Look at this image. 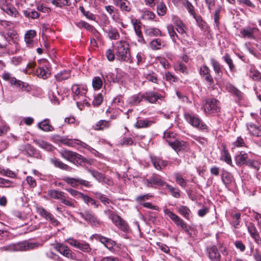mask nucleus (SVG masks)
<instances>
[{"mask_svg":"<svg viewBox=\"0 0 261 261\" xmlns=\"http://www.w3.org/2000/svg\"><path fill=\"white\" fill-rule=\"evenodd\" d=\"M226 88L229 92L232 93L238 100L242 98L243 93L232 84H227L226 86Z\"/></svg>","mask_w":261,"mask_h":261,"instance_id":"obj_27","label":"nucleus"},{"mask_svg":"<svg viewBox=\"0 0 261 261\" xmlns=\"http://www.w3.org/2000/svg\"><path fill=\"white\" fill-rule=\"evenodd\" d=\"M48 194L52 198L55 199L60 200L61 201L66 194L62 191H60L56 190H50L48 191Z\"/></svg>","mask_w":261,"mask_h":261,"instance_id":"obj_36","label":"nucleus"},{"mask_svg":"<svg viewBox=\"0 0 261 261\" xmlns=\"http://www.w3.org/2000/svg\"><path fill=\"white\" fill-rule=\"evenodd\" d=\"M116 59L121 62L129 63L133 62L131 59L130 46L129 43L124 40L118 41L116 44Z\"/></svg>","mask_w":261,"mask_h":261,"instance_id":"obj_1","label":"nucleus"},{"mask_svg":"<svg viewBox=\"0 0 261 261\" xmlns=\"http://www.w3.org/2000/svg\"><path fill=\"white\" fill-rule=\"evenodd\" d=\"M55 249L64 256L71 259H74L75 255L69 248L62 243H57L55 246Z\"/></svg>","mask_w":261,"mask_h":261,"instance_id":"obj_13","label":"nucleus"},{"mask_svg":"<svg viewBox=\"0 0 261 261\" xmlns=\"http://www.w3.org/2000/svg\"><path fill=\"white\" fill-rule=\"evenodd\" d=\"M221 110L220 102L215 98H209L205 100L204 111L209 114H217Z\"/></svg>","mask_w":261,"mask_h":261,"instance_id":"obj_4","label":"nucleus"},{"mask_svg":"<svg viewBox=\"0 0 261 261\" xmlns=\"http://www.w3.org/2000/svg\"><path fill=\"white\" fill-rule=\"evenodd\" d=\"M48 3H51L54 6L62 8L64 6H69L71 5L70 0H47Z\"/></svg>","mask_w":261,"mask_h":261,"instance_id":"obj_41","label":"nucleus"},{"mask_svg":"<svg viewBox=\"0 0 261 261\" xmlns=\"http://www.w3.org/2000/svg\"><path fill=\"white\" fill-rule=\"evenodd\" d=\"M112 222L122 231L124 232L128 231L129 228L128 224L120 216L118 215Z\"/></svg>","mask_w":261,"mask_h":261,"instance_id":"obj_19","label":"nucleus"},{"mask_svg":"<svg viewBox=\"0 0 261 261\" xmlns=\"http://www.w3.org/2000/svg\"><path fill=\"white\" fill-rule=\"evenodd\" d=\"M62 143L65 145L71 147H75L76 145H78L87 149L90 152L94 154L95 156H98L99 154V152L95 149H94V148H93L92 147H91L85 142H83L78 139H62Z\"/></svg>","mask_w":261,"mask_h":261,"instance_id":"obj_5","label":"nucleus"},{"mask_svg":"<svg viewBox=\"0 0 261 261\" xmlns=\"http://www.w3.org/2000/svg\"><path fill=\"white\" fill-rule=\"evenodd\" d=\"M166 45L165 42L160 39H154L150 43V46L153 50L160 49Z\"/></svg>","mask_w":261,"mask_h":261,"instance_id":"obj_31","label":"nucleus"},{"mask_svg":"<svg viewBox=\"0 0 261 261\" xmlns=\"http://www.w3.org/2000/svg\"><path fill=\"white\" fill-rule=\"evenodd\" d=\"M246 226L248 231L251 238L254 240L256 243L259 244L261 242V239L255 225L252 222H249L246 224Z\"/></svg>","mask_w":261,"mask_h":261,"instance_id":"obj_14","label":"nucleus"},{"mask_svg":"<svg viewBox=\"0 0 261 261\" xmlns=\"http://www.w3.org/2000/svg\"><path fill=\"white\" fill-rule=\"evenodd\" d=\"M174 176L175 181L182 188H185L187 186V180L185 179L181 174L179 172H175L174 173Z\"/></svg>","mask_w":261,"mask_h":261,"instance_id":"obj_47","label":"nucleus"},{"mask_svg":"<svg viewBox=\"0 0 261 261\" xmlns=\"http://www.w3.org/2000/svg\"><path fill=\"white\" fill-rule=\"evenodd\" d=\"M114 4L123 12H129L132 10V5L127 0H114Z\"/></svg>","mask_w":261,"mask_h":261,"instance_id":"obj_17","label":"nucleus"},{"mask_svg":"<svg viewBox=\"0 0 261 261\" xmlns=\"http://www.w3.org/2000/svg\"><path fill=\"white\" fill-rule=\"evenodd\" d=\"M34 142L40 148H43L47 150H51L52 149V145L45 141L41 140H34Z\"/></svg>","mask_w":261,"mask_h":261,"instance_id":"obj_53","label":"nucleus"},{"mask_svg":"<svg viewBox=\"0 0 261 261\" xmlns=\"http://www.w3.org/2000/svg\"><path fill=\"white\" fill-rule=\"evenodd\" d=\"M145 33L146 35L150 37L161 36V31L155 28L149 27L145 29Z\"/></svg>","mask_w":261,"mask_h":261,"instance_id":"obj_40","label":"nucleus"},{"mask_svg":"<svg viewBox=\"0 0 261 261\" xmlns=\"http://www.w3.org/2000/svg\"><path fill=\"white\" fill-rule=\"evenodd\" d=\"M155 122L150 119H142L137 120L135 126L138 128L148 127L154 124Z\"/></svg>","mask_w":261,"mask_h":261,"instance_id":"obj_26","label":"nucleus"},{"mask_svg":"<svg viewBox=\"0 0 261 261\" xmlns=\"http://www.w3.org/2000/svg\"><path fill=\"white\" fill-rule=\"evenodd\" d=\"M38 246V243L29 241H24L18 243L10 244L4 246L0 247V251L2 252L26 251L34 249Z\"/></svg>","mask_w":261,"mask_h":261,"instance_id":"obj_2","label":"nucleus"},{"mask_svg":"<svg viewBox=\"0 0 261 261\" xmlns=\"http://www.w3.org/2000/svg\"><path fill=\"white\" fill-rule=\"evenodd\" d=\"M165 186L166 189L168 190L173 197L176 198H178L180 197V190L178 188L173 187L167 183H166Z\"/></svg>","mask_w":261,"mask_h":261,"instance_id":"obj_49","label":"nucleus"},{"mask_svg":"<svg viewBox=\"0 0 261 261\" xmlns=\"http://www.w3.org/2000/svg\"><path fill=\"white\" fill-rule=\"evenodd\" d=\"M169 145L176 152L184 149L186 147V143L183 141H179L175 139L173 141L168 140Z\"/></svg>","mask_w":261,"mask_h":261,"instance_id":"obj_23","label":"nucleus"},{"mask_svg":"<svg viewBox=\"0 0 261 261\" xmlns=\"http://www.w3.org/2000/svg\"><path fill=\"white\" fill-rule=\"evenodd\" d=\"M50 163L57 168H59L62 170H64L67 171H71L72 170V168L71 167L64 164L63 162L56 158L50 159Z\"/></svg>","mask_w":261,"mask_h":261,"instance_id":"obj_25","label":"nucleus"},{"mask_svg":"<svg viewBox=\"0 0 261 261\" xmlns=\"http://www.w3.org/2000/svg\"><path fill=\"white\" fill-rule=\"evenodd\" d=\"M38 126L41 129L45 132H51L54 129L53 126L49 124L48 119L43 120L38 123Z\"/></svg>","mask_w":261,"mask_h":261,"instance_id":"obj_39","label":"nucleus"},{"mask_svg":"<svg viewBox=\"0 0 261 261\" xmlns=\"http://www.w3.org/2000/svg\"><path fill=\"white\" fill-rule=\"evenodd\" d=\"M79 10L87 19L91 20H95L96 17L95 15L89 11H85L83 6H80Z\"/></svg>","mask_w":261,"mask_h":261,"instance_id":"obj_60","label":"nucleus"},{"mask_svg":"<svg viewBox=\"0 0 261 261\" xmlns=\"http://www.w3.org/2000/svg\"><path fill=\"white\" fill-rule=\"evenodd\" d=\"M178 212L185 219L189 220L191 215V211L186 206L181 205L178 207Z\"/></svg>","mask_w":261,"mask_h":261,"instance_id":"obj_38","label":"nucleus"},{"mask_svg":"<svg viewBox=\"0 0 261 261\" xmlns=\"http://www.w3.org/2000/svg\"><path fill=\"white\" fill-rule=\"evenodd\" d=\"M164 213L167 215L177 225L180 226L186 232H188L189 230L186 223L184 221L173 212L170 211L168 208L164 210Z\"/></svg>","mask_w":261,"mask_h":261,"instance_id":"obj_11","label":"nucleus"},{"mask_svg":"<svg viewBox=\"0 0 261 261\" xmlns=\"http://www.w3.org/2000/svg\"><path fill=\"white\" fill-rule=\"evenodd\" d=\"M52 90L49 92V96L51 98V100L54 101L55 103H58V98L57 96L59 95V92L57 90V85L54 83L52 85Z\"/></svg>","mask_w":261,"mask_h":261,"instance_id":"obj_37","label":"nucleus"},{"mask_svg":"<svg viewBox=\"0 0 261 261\" xmlns=\"http://www.w3.org/2000/svg\"><path fill=\"white\" fill-rule=\"evenodd\" d=\"M78 214L89 224L98 226L100 224V221L94 214L89 211H85L84 212H79Z\"/></svg>","mask_w":261,"mask_h":261,"instance_id":"obj_10","label":"nucleus"},{"mask_svg":"<svg viewBox=\"0 0 261 261\" xmlns=\"http://www.w3.org/2000/svg\"><path fill=\"white\" fill-rule=\"evenodd\" d=\"M36 74L39 77L43 79H46L49 76L50 73L48 72V69L47 68L45 69L44 67H42L37 68L36 71Z\"/></svg>","mask_w":261,"mask_h":261,"instance_id":"obj_43","label":"nucleus"},{"mask_svg":"<svg viewBox=\"0 0 261 261\" xmlns=\"http://www.w3.org/2000/svg\"><path fill=\"white\" fill-rule=\"evenodd\" d=\"M65 241L71 246L83 252H89L91 250L90 245L87 242L79 241L72 238L66 239Z\"/></svg>","mask_w":261,"mask_h":261,"instance_id":"obj_8","label":"nucleus"},{"mask_svg":"<svg viewBox=\"0 0 261 261\" xmlns=\"http://www.w3.org/2000/svg\"><path fill=\"white\" fill-rule=\"evenodd\" d=\"M184 117L186 121L194 127L201 129H204L206 128V125L201 122L197 115L192 113H185Z\"/></svg>","mask_w":261,"mask_h":261,"instance_id":"obj_7","label":"nucleus"},{"mask_svg":"<svg viewBox=\"0 0 261 261\" xmlns=\"http://www.w3.org/2000/svg\"><path fill=\"white\" fill-rule=\"evenodd\" d=\"M1 9L7 14L14 17H17L19 15L16 9L10 4L3 6Z\"/></svg>","mask_w":261,"mask_h":261,"instance_id":"obj_24","label":"nucleus"},{"mask_svg":"<svg viewBox=\"0 0 261 261\" xmlns=\"http://www.w3.org/2000/svg\"><path fill=\"white\" fill-rule=\"evenodd\" d=\"M144 75L148 81L154 83H158V79L156 74L154 72L151 71H147L144 73Z\"/></svg>","mask_w":261,"mask_h":261,"instance_id":"obj_48","label":"nucleus"},{"mask_svg":"<svg viewBox=\"0 0 261 261\" xmlns=\"http://www.w3.org/2000/svg\"><path fill=\"white\" fill-rule=\"evenodd\" d=\"M157 13L159 16H164L167 12V7L166 5L162 3H159L156 6Z\"/></svg>","mask_w":261,"mask_h":261,"instance_id":"obj_54","label":"nucleus"},{"mask_svg":"<svg viewBox=\"0 0 261 261\" xmlns=\"http://www.w3.org/2000/svg\"><path fill=\"white\" fill-rule=\"evenodd\" d=\"M136 58L137 60V64L138 66L142 65L145 62L146 56L145 54L141 51L138 52L137 54Z\"/></svg>","mask_w":261,"mask_h":261,"instance_id":"obj_61","label":"nucleus"},{"mask_svg":"<svg viewBox=\"0 0 261 261\" xmlns=\"http://www.w3.org/2000/svg\"><path fill=\"white\" fill-rule=\"evenodd\" d=\"M183 5L187 9L189 13L192 15L193 17L197 20L196 18V13L194 11V7L193 5L191 3V2L189 0H184Z\"/></svg>","mask_w":261,"mask_h":261,"instance_id":"obj_45","label":"nucleus"},{"mask_svg":"<svg viewBox=\"0 0 261 261\" xmlns=\"http://www.w3.org/2000/svg\"><path fill=\"white\" fill-rule=\"evenodd\" d=\"M220 159L231 166H233L231 156L225 147L223 148L221 152Z\"/></svg>","mask_w":261,"mask_h":261,"instance_id":"obj_35","label":"nucleus"},{"mask_svg":"<svg viewBox=\"0 0 261 261\" xmlns=\"http://www.w3.org/2000/svg\"><path fill=\"white\" fill-rule=\"evenodd\" d=\"M132 23L133 25L136 34L139 38L138 41L140 42H144L143 34L141 31V22L137 19H132Z\"/></svg>","mask_w":261,"mask_h":261,"instance_id":"obj_22","label":"nucleus"},{"mask_svg":"<svg viewBox=\"0 0 261 261\" xmlns=\"http://www.w3.org/2000/svg\"><path fill=\"white\" fill-rule=\"evenodd\" d=\"M22 13L25 17L29 19H37L40 16V14L38 11L35 10H31L30 9L23 10L22 11Z\"/></svg>","mask_w":261,"mask_h":261,"instance_id":"obj_34","label":"nucleus"},{"mask_svg":"<svg viewBox=\"0 0 261 261\" xmlns=\"http://www.w3.org/2000/svg\"><path fill=\"white\" fill-rule=\"evenodd\" d=\"M155 14L150 11L145 10L143 11L142 18L146 20H151L154 18Z\"/></svg>","mask_w":261,"mask_h":261,"instance_id":"obj_58","label":"nucleus"},{"mask_svg":"<svg viewBox=\"0 0 261 261\" xmlns=\"http://www.w3.org/2000/svg\"><path fill=\"white\" fill-rule=\"evenodd\" d=\"M211 63L216 75L219 77H221L223 75V72L221 68V65L219 62L214 58H211Z\"/></svg>","mask_w":261,"mask_h":261,"instance_id":"obj_29","label":"nucleus"},{"mask_svg":"<svg viewBox=\"0 0 261 261\" xmlns=\"http://www.w3.org/2000/svg\"><path fill=\"white\" fill-rule=\"evenodd\" d=\"M145 183L147 187L150 188L153 187V186L159 187L165 186L167 182L162 179L160 175L154 174L145 180Z\"/></svg>","mask_w":261,"mask_h":261,"instance_id":"obj_12","label":"nucleus"},{"mask_svg":"<svg viewBox=\"0 0 261 261\" xmlns=\"http://www.w3.org/2000/svg\"><path fill=\"white\" fill-rule=\"evenodd\" d=\"M174 68L175 70L179 71L182 73L187 74L188 73L186 66L182 63H177L174 66Z\"/></svg>","mask_w":261,"mask_h":261,"instance_id":"obj_59","label":"nucleus"},{"mask_svg":"<svg viewBox=\"0 0 261 261\" xmlns=\"http://www.w3.org/2000/svg\"><path fill=\"white\" fill-rule=\"evenodd\" d=\"M63 180L72 187H76L78 186L79 178H71L66 176L63 178Z\"/></svg>","mask_w":261,"mask_h":261,"instance_id":"obj_57","label":"nucleus"},{"mask_svg":"<svg viewBox=\"0 0 261 261\" xmlns=\"http://www.w3.org/2000/svg\"><path fill=\"white\" fill-rule=\"evenodd\" d=\"M96 197L98 198L105 205H108L111 200L108 199L105 195L100 193H96Z\"/></svg>","mask_w":261,"mask_h":261,"instance_id":"obj_63","label":"nucleus"},{"mask_svg":"<svg viewBox=\"0 0 261 261\" xmlns=\"http://www.w3.org/2000/svg\"><path fill=\"white\" fill-rule=\"evenodd\" d=\"M73 98L76 101L77 106L79 104L87 105L88 103L86 99L87 89L85 86L79 84H73L71 87Z\"/></svg>","mask_w":261,"mask_h":261,"instance_id":"obj_3","label":"nucleus"},{"mask_svg":"<svg viewBox=\"0 0 261 261\" xmlns=\"http://www.w3.org/2000/svg\"><path fill=\"white\" fill-rule=\"evenodd\" d=\"M108 34L111 39L117 40L119 38V34L115 28H110L108 31Z\"/></svg>","mask_w":261,"mask_h":261,"instance_id":"obj_55","label":"nucleus"},{"mask_svg":"<svg viewBox=\"0 0 261 261\" xmlns=\"http://www.w3.org/2000/svg\"><path fill=\"white\" fill-rule=\"evenodd\" d=\"M247 166L258 170L260 168V163L257 160H248Z\"/></svg>","mask_w":261,"mask_h":261,"instance_id":"obj_62","label":"nucleus"},{"mask_svg":"<svg viewBox=\"0 0 261 261\" xmlns=\"http://www.w3.org/2000/svg\"><path fill=\"white\" fill-rule=\"evenodd\" d=\"M248 154L247 153H242V152L238 155L235 156V161L236 164L239 166H242V165H247L248 161Z\"/></svg>","mask_w":261,"mask_h":261,"instance_id":"obj_28","label":"nucleus"},{"mask_svg":"<svg viewBox=\"0 0 261 261\" xmlns=\"http://www.w3.org/2000/svg\"><path fill=\"white\" fill-rule=\"evenodd\" d=\"M89 172L91 173L92 176L100 182H105V177L101 173L96 170H88Z\"/></svg>","mask_w":261,"mask_h":261,"instance_id":"obj_52","label":"nucleus"},{"mask_svg":"<svg viewBox=\"0 0 261 261\" xmlns=\"http://www.w3.org/2000/svg\"><path fill=\"white\" fill-rule=\"evenodd\" d=\"M221 179L225 186H228L233 180L232 175L227 172H224L222 174Z\"/></svg>","mask_w":261,"mask_h":261,"instance_id":"obj_44","label":"nucleus"},{"mask_svg":"<svg viewBox=\"0 0 261 261\" xmlns=\"http://www.w3.org/2000/svg\"><path fill=\"white\" fill-rule=\"evenodd\" d=\"M246 127L251 135L259 138V140H256L255 143L259 146H261V126L253 122H249L247 123Z\"/></svg>","mask_w":261,"mask_h":261,"instance_id":"obj_9","label":"nucleus"},{"mask_svg":"<svg viewBox=\"0 0 261 261\" xmlns=\"http://www.w3.org/2000/svg\"><path fill=\"white\" fill-rule=\"evenodd\" d=\"M110 126L111 123L109 121L100 120L98 121L95 125L93 126V128L96 130H101L108 128Z\"/></svg>","mask_w":261,"mask_h":261,"instance_id":"obj_30","label":"nucleus"},{"mask_svg":"<svg viewBox=\"0 0 261 261\" xmlns=\"http://www.w3.org/2000/svg\"><path fill=\"white\" fill-rule=\"evenodd\" d=\"M232 218V225L235 228H239L241 226L240 217L241 214L239 213H232L231 215Z\"/></svg>","mask_w":261,"mask_h":261,"instance_id":"obj_46","label":"nucleus"},{"mask_svg":"<svg viewBox=\"0 0 261 261\" xmlns=\"http://www.w3.org/2000/svg\"><path fill=\"white\" fill-rule=\"evenodd\" d=\"M14 87L19 90H24L27 92L29 91L31 89L30 87L28 84L25 83L20 80L18 81V82L17 83Z\"/></svg>","mask_w":261,"mask_h":261,"instance_id":"obj_56","label":"nucleus"},{"mask_svg":"<svg viewBox=\"0 0 261 261\" xmlns=\"http://www.w3.org/2000/svg\"><path fill=\"white\" fill-rule=\"evenodd\" d=\"M206 252L208 258L213 261H220V254L216 246L207 247Z\"/></svg>","mask_w":261,"mask_h":261,"instance_id":"obj_16","label":"nucleus"},{"mask_svg":"<svg viewBox=\"0 0 261 261\" xmlns=\"http://www.w3.org/2000/svg\"><path fill=\"white\" fill-rule=\"evenodd\" d=\"M161 95L154 91H148L143 94V98L149 103H155L158 99H161Z\"/></svg>","mask_w":261,"mask_h":261,"instance_id":"obj_18","label":"nucleus"},{"mask_svg":"<svg viewBox=\"0 0 261 261\" xmlns=\"http://www.w3.org/2000/svg\"><path fill=\"white\" fill-rule=\"evenodd\" d=\"M200 74L203 76L205 80L211 85L214 83L213 79L210 74L209 68L205 65H203L200 68Z\"/></svg>","mask_w":261,"mask_h":261,"instance_id":"obj_20","label":"nucleus"},{"mask_svg":"<svg viewBox=\"0 0 261 261\" xmlns=\"http://www.w3.org/2000/svg\"><path fill=\"white\" fill-rule=\"evenodd\" d=\"M71 76V71L70 70H64L55 75L56 80L58 82L66 80Z\"/></svg>","mask_w":261,"mask_h":261,"instance_id":"obj_32","label":"nucleus"},{"mask_svg":"<svg viewBox=\"0 0 261 261\" xmlns=\"http://www.w3.org/2000/svg\"><path fill=\"white\" fill-rule=\"evenodd\" d=\"M258 31L257 28L247 27L240 30L242 37L245 39H254V34Z\"/></svg>","mask_w":261,"mask_h":261,"instance_id":"obj_15","label":"nucleus"},{"mask_svg":"<svg viewBox=\"0 0 261 261\" xmlns=\"http://www.w3.org/2000/svg\"><path fill=\"white\" fill-rule=\"evenodd\" d=\"M75 25L79 28H85L87 30H91L92 26L84 21H80L75 23Z\"/></svg>","mask_w":261,"mask_h":261,"instance_id":"obj_64","label":"nucleus"},{"mask_svg":"<svg viewBox=\"0 0 261 261\" xmlns=\"http://www.w3.org/2000/svg\"><path fill=\"white\" fill-rule=\"evenodd\" d=\"M61 156L64 159L75 163L84 161V158L81 154L68 150H62L60 152Z\"/></svg>","mask_w":261,"mask_h":261,"instance_id":"obj_6","label":"nucleus"},{"mask_svg":"<svg viewBox=\"0 0 261 261\" xmlns=\"http://www.w3.org/2000/svg\"><path fill=\"white\" fill-rule=\"evenodd\" d=\"M81 199H82L84 202L88 205H94L96 208H98L100 205L94 199L87 195L83 194Z\"/></svg>","mask_w":261,"mask_h":261,"instance_id":"obj_42","label":"nucleus"},{"mask_svg":"<svg viewBox=\"0 0 261 261\" xmlns=\"http://www.w3.org/2000/svg\"><path fill=\"white\" fill-rule=\"evenodd\" d=\"M96 239L101 243L103 244L104 246L110 250L112 249L115 245V242L113 241L112 239L101 235H97Z\"/></svg>","mask_w":261,"mask_h":261,"instance_id":"obj_21","label":"nucleus"},{"mask_svg":"<svg viewBox=\"0 0 261 261\" xmlns=\"http://www.w3.org/2000/svg\"><path fill=\"white\" fill-rule=\"evenodd\" d=\"M143 99V94H138L132 96L128 99V102L132 105H136Z\"/></svg>","mask_w":261,"mask_h":261,"instance_id":"obj_50","label":"nucleus"},{"mask_svg":"<svg viewBox=\"0 0 261 261\" xmlns=\"http://www.w3.org/2000/svg\"><path fill=\"white\" fill-rule=\"evenodd\" d=\"M223 59L228 65L230 71L231 72H234L236 71L235 66L233 63L232 60L230 58V55L228 54H225V55L223 57Z\"/></svg>","mask_w":261,"mask_h":261,"instance_id":"obj_51","label":"nucleus"},{"mask_svg":"<svg viewBox=\"0 0 261 261\" xmlns=\"http://www.w3.org/2000/svg\"><path fill=\"white\" fill-rule=\"evenodd\" d=\"M106 81L104 75L102 74V77L95 76L92 80V86L95 90L100 89L103 84V82Z\"/></svg>","mask_w":261,"mask_h":261,"instance_id":"obj_33","label":"nucleus"}]
</instances>
